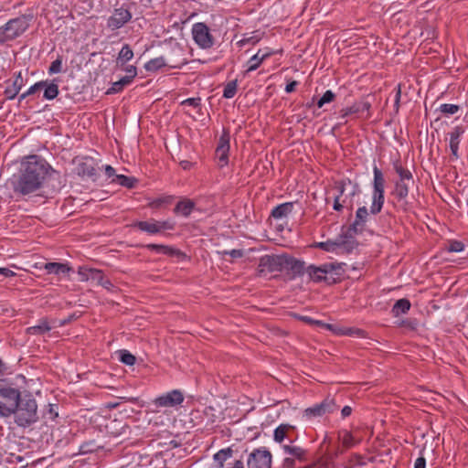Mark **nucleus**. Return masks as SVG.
Listing matches in <instances>:
<instances>
[{
	"label": "nucleus",
	"instance_id": "obj_26",
	"mask_svg": "<svg viewBox=\"0 0 468 468\" xmlns=\"http://www.w3.org/2000/svg\"><path fill=\"white\" fill-rule=\"evenodd\" d=\"M272 55V52L266 51L262 52L261 49H260L255 55H253L250 60L248 61L249 67L246 72L256 70L261 64L269 57Z\"/></svg>",
	"mask_w": 468,
	"mask_h": 468
},
{
	"label": "nucleus",
	"instance_id": "obj_27",
	"mask_svg": "<svg viewBox=\"0 0 468 468\" xmlns=\"http://www.w3.org/2000/svg\"><path fill=\"white\" fill-rule=\"evenodd\" d=\"M44 269L47 271L48 274H68L71 268L65 263L60 262H48L45 263Z\"/></svg>",
	"mask_w": 468,
	"mask_h": 468
},
{
	"label": "nucleus",
	"instance_id": "obj_17",
	"mask_svg": "<svg viewBox=\"0 0 468 468\" xmlns=\"http://www.w3.org/2000/svg\"><path fill=\"white\" fill-rule=\"evenodd\" d=\"M356 234L350 231L349 229L345 233L340 234L336 239L337 250L351 253L358 246V241L354 237Z\"/></svg>",
	"mask_w": 468,
	"mask_h": 468
},
{
	"label": "nucleus",
	"instance_id": "obj_19",
	"mask_svg": "<svg viewBox=\"0 0 468 468\" xmlns=\"http://www.w3.org/2000/svg\"><path fill=\"white\" fill-rule=\"evenodd\" d=\"M23 86L24 79L21 75V72H18L11 83L9 81L7 82V86L5 87L4 94L5 95L6 99L14 100L18 95Z\"/></svg>",
	"mask_w": 468,
	"mask_h": 468
},
{
	"label": "nucleus",
	"instance_id": "obj_62",
	"mask_svg": "<svg viewBox=\"0 0 468 468\" xmlns=\"http://www.w3.org/2000/svg\"><path fill=\"white\" fill-rule=\"evenodd\" d=\"M0 274H2L5 277H11L14 276L16 273L7 268H0Z\"/></svg>",
	"mask_w": 468,
	"mask_h": 468
},
{
	"label": "nucleus",
	"instance_id": "obj_53",
	"mask_svg": "<svg viewBox=\"0 0 468 468\" xmlns=\"http://www.w3.org/2000/svg\"><path fill=\"white\" fill-rule=\"evenodd\" d=\"M182 104L183 105H189V106H192L194 108H197V107L200 106L201 99L200 98H188V99L183 101Z\"/></svg>",
	"mask_w": 468,
	"mask_h": 468
},
{
	"label": "nucleus",
	"instance_id": "obj_35",
	"mask_svg": "<svg viewBox=\"0 0 468 468\" xmlns=\"http://www.w3.org/2000/svg\"><path fill=\"white\" fill-rule=\"evenodd\" d=\"M133 58V51L128 44H125L120 50L117 58V64L123 66Z\"/></svg>",
	"mask_w": 468,
	"mask_h": 468
},
{
	"label": "nucleus",
	"instance_id": "obj_13",
	"mask_svg": "<svg viewBox=\"0 0 468 468\" xmlns=\"http://www.w3.org/2000/svg\"><path fill=\"white\" fill-rule=\"evenodd\" d=\"M229 141V131L224 128L216 148V157L218 158L220 166H225L229 163V152L230 148Z\"/></svg>",
	"mask_w": 468,
	"mask_h": 468
},
{
	"label": "nucleus",
	"instance_id": "obj_37",
	"mask_svg": "<svg viewBox=\"0 0 468 468\" xmlns=\"http://www.w3.org/2000/svg\"><path fill=\"white\" fill-rule=\"evenodd\" d=\"M232 454L233 450L230 447L222 449L214 455V460L219 468H223L225 461L230 458Z\"/></svg>",
	"mask_w": 468,
	"mask_h": 468
},
{
	"label": "nucleus",
	"instance_id": "obj_22",
	"mask_svg": "<svg viewBox=\"0 0 468 468\" xmlns=\"http://www.w3.org/2000/svg\"><path fill=\"white\" fill-rule=\"evenodd\" d=\"M196 207V203L189 198H184L177 202L174 208V213L184 218H188Z\"/></svg>",
	"mask_w": 468,
	"mask_h": 468
},
{
	"label": "nucleus",
	"instance_id": "obj_45",
	"mask_svg": "<svg viewBox=\"0 0 468 468\" xmlns=\"http://www.w3.org/2000/svg\"><path fill=\"white\" fill-rule=\"evenodd\" d=\"M464 249V244L462 241L452 239L446 244V250L449 252H461Z\"/></svg>",
	"mask_w": 468,
	"mask_h": 468
},
{
	"label": "nucleus",
	"instance_id": "obj_30",
	"mask_svg": "<svg viewBox=\"0 0 468 468\" xmlns=\"http://www.w3.org/2000/svg\"><path fill=\"white\" fill-rule=\"evenodd\" d=\"M45 82V86L42 90H44L43 97L46 100H53L55 99L58 93V85L56 83L55 80H43Z\"/></svg>",
	"mask_w": 468,
	"mask_h": 468
},
{
	"label": "nucleus",
	"instance_id": "obj_57",
	"mask_svg": "<svg viewBox=\"0 0 468 468\" xmlns=\"http://www.w3.org/2000/svg\"><path fill=\"white\" fill-rule=\"evenodd\" d=\"M321 267L323 270H324V273L328 274V273L335 271L336 269L340 268V265L335 264V263H325V264L321 265Z\"/></svg>",
	"mask_w": 468,
	"mask_h": 468
},
{
	"label": "nucleus",
	"instance_id": "obj_42",
	"mask_svg": "<svg viewBox=\"0 0 468 468\" xmlns=\"http://www.w3.org/2000/svg\"><path fill=\"white\" fill-rule=\"evenodd\" d=\"M314 247L319 248L328 252H337V244L335 240H327L324 242H316Z\"/></svg>",
	"mask_w": 468,
	"mask_h": 468
},
{
	"label": "nucleus",
	"instance_id": "obj_15",
	"mask_svg": "<svg viewBox=\"0 0 468 468\" xmlns=\"http://www.w3.org/2000/svg\"><path fill=\"white\" fill-rule=\"evenodd\" d=\"M186 63L187 60L184 58L181 59L172 58L170 63H168L164 57H158L150 59L144 68L147 71H156L165 66H168L170 69H181Z\"/></svg>",
	"mask_w": 468,
	"mask_h": 468
},
{
	"label": "nucleus",
	"instance_id": "obj_34",
	"mask_svg": "<svg viewBox=\"0 0 468 468\" xmlns=\"http://www.w3.org/2000/svg\"><path fill=\"white\" fill-rule=\"evenodd\" d=\"M51 327L49 326L47 320H40L39 324L34 326H30L27 329V333L34 335H41L45 333L50 331Z\"/></svg>",
	"mask_w": 468,
	"mask_h": 468
},
{
	"label": "nucleus",
	"instance_id": "obj_64",
	"mask_svg": "<svg viewBox=\"0 0 468 468\" xmlns=\"http://www.w3.org/2000/svg\"><path fill=\"white\" fill-rule=\"evenodd\" d=\"M230 468H244L243 462H242V461H240V460H237V461L234 463L233 466H232V467H230Z\"/></svg>",
	"mask_w": 468,
	"mask_h": 468
},
{
	"label": "nucleus",
	"instance_id": "obj_5",
	"mask_svg": "<svg viewBox=\"0 0 468 468\" xmlns=\"http://www.w3.org/2000/svg\"><path fill=\"white\" fill-rule=\"evenodd\" d=\"M23 395L19 389L12 387H5L0 388V416L9 418L17 410V405L23 399Z\"/></svg>",
	"mask_w": 468,
	"mask_h": 468
},
{
	"label": "nucleus",
	"instance_id": "obj_60",
	"mask_svg": "<svg viewBox=\"0 0 468 468\" xmlns=\"http://www.w3.org/2000/svg\"><path fill=\"white\" fill-rule=\"evenodd\" d=\"M259 41V38L256 37H248V38H243L242 40H240V45H245L246 43H250V44H256L258 43Z\"/></svg>",
	"mask_w": 468,
	"mask_h": 468
},
{
	"label": "nucleus",
	"instance_id": "obj_32",
	"mask_svg": "<svg viewBox=\"0 0 468 468\" xmlns=\"http://www.w3.org/2000/svg\"><path fill=\"white\" fill-rule=\"evenodd\" d=\"M410 302L406 299V298H402V299H399L398 300L395 304L393 305L392 307V314L395 317L402 314H407L409 312V310L410 309Z\"/></svg>",
	"mask_w": 468,
	"mask_h": 468
},
{
	"label": "nucleus",
	"instance_id": "obj_48",
	"mask_svg": "<svg viewBox=\"0 0 468 468\" xmlns=\"http://www.w3.org/2000/svg\"><path fill=\"white\" fill-rule=\"evenodd\" d=\"M341 334L345 335L357 336V337H361V338H364L367 335L366 331L359 329V328H353V327L343 329L341 331Z\"/></svg>",
	"mask_w": 468,
	"mask_h": 468
},
{
	"label": "nucleus",
	"instance_id": "obj_9",
	"mask_svg": "<svg viewBox=\"0 0 468 468\" xmlns=\"http://www.w3.org/2000/svg\"><path fill=\"white\" fill-rule=\"evenodd\" d=\"M82 282L92 281L105 289L111 290L113 287L112 282L106 278L102 271L98 269L80 267L78 271Z\"/></svg>",
	"mask_w": 468,
	"mask_h": 468
},
{
	"label": "nucleus",
	"instance_id": "obj_10",
	"mask_svg": "<svg viewBox=\"0 0 468 468\" xmlns=\"http://www.w3.org/2000/svg\"><path fill=\"white\" fill-rule=\"evenodd\" d=\"M305 262L292 256L285 254L283 261L282 271L288 280L292 281L297 277H301L305 273Z\"/></svg>",
	"mask_w": 468,
	"mask_h": 468
},
{
	"label": "nucleus",
	"instance_id": "obj_49",
	"mask_svg": "<svg viewBox=\"0 0 468 468\" xmlns=\"http://www.w3.org/2000/svg\"><path fill=\"white\" fill-rule=\"evenodd\" d=\"M460 107L456 104H441L439 108L440 112L444 115H452L455 114L459 111Z\"/></svg>",
	"mask_w": 468,
	"mask_h": 468
},
{
	"label": "nucleus",
	"instance_id": "obj_46",
	"mask_svg": "<svg viewBox=\"0 0 468 468\" xmlns=\"http://www.w3.org/2000/svg\"><path fill=\"white\" fill-rule=\"evenodd\" d=\"M172 199H173V197L171 196L159 197V198H156V199L151 201L149 203V207L151 208L158 209L165 204H170L172 202Z\"/></svg>",
	"mask_w": 468,
	"mask_h": 468
},
{
	"label": "nucleus",
	"instance_id": "obj_14",
	"mask_svg": "<svg viewBox=\"0 0 468 468\" xmlns=\"http://www.w3.org/2000/svg\"><path fill=\"white\" fill-rule=\"evenodd\" d=\"M337 409L333 399L326 398L321 403L307 408L304 413L307 417H322L325 414L332 413Z\"/></svg>",
	"mask_w": 468,
	"mask_h": 468
},
{
	"label": "nucleus",
	"instance_id": "obj_12",
	"mask_svg": "<svg viewBox=\"0 0 468 468\" xmlns=\"http://www.w3.org/2000/svg\"><path fill=\"white\" fill-rule=\"evenodd\" d=\"M285 254L281 255H264L260 259L258 266L259 275H262L265 271L274 272L282 271L283 261Z\"/></svg>",
	"mask_w": 468,
	"mask_h": 468
},
{
	"label": "nucleus",
	"instance_id": "obj_36",
	"mask_svg": "<svg viewBox=\"0 0 468 468\" xmlns=\"http://www.w3.org/2000/svg\"><path fill=\"white\" fill-rule=\"evenodd\" d=\"M342 445L345 449H350L360 442L350 431H344L341 436Z\"/></svg>",
	"mask_w": 468,
	"mask_h": 468
},
{
	"label": "nucleus",
	"instance_id": "obj_2",
	"mask_svg": "<svg viewBox=\"0 0 468 468\" xmlns=\"http://www.w3.org/2000/svg\"><path fill=\"white\" fill-rule=\"evenodd\" d=\"M373 191L370 210L368 212V209L365 206L357 208L355 220L348 227L350 231H353V233H363L369 215H378L383 208L385 203L386 180L382 171L376 165L373 168Z\"/></svg>",
	"mask_w": 468,
	"mask_h": 468
},
{
	"label": "nucleus",
	"instance_id": "obj_63",
	"mask_svg": "<svg viewBox=\"0 0 468 468\" xmlns=\"http://www.w3.org/2000/svg\"><path fill=\"white\" fill-rule=\"evenodd\" d=\"M104 169H105V174L109 178L115 175V169L112 166L107 165L104 166Z\"/></svg>",
	"mask_w": 468,
	"mask_h": 468
},
{
	"label": "nucleus",
	"instance_id": "obj_39",
	"mask_svg": "<svg viewBox=\"0 0 468 468\" xmlns=\"http://www.w3.org/2000/svg\"><path fill=\"white\" fill-rule=\"evenodd\" d=\"M132 82L128 80V78L122 77L118 81L112 83V87L108 90L107 94H113L121 92L123 88Z\"/></svg>",
	"mask_w": 468,
	"mask_h": 468
},
{
	"label": "nucleus",
	"instance_id": "obj_18",
	"mask_svg": "<svg viewBox=\"0 0 468 468\" xmlns=\"http://www.w3.org/2000/svg\"><path fill=\"white\" fill-rule=\"evenodd\" d=\"M370 108L371 103L367 101H356L352 106L342 109L340 111V117L346 118L347 116L363 113L364 112H367V116H369Z\"/></svg>",
	"mask_w": 468,
	"mask_h": 468
},
{
	"label": "nucleus",
	"instance_id": "obj_50",
	"mask_svg": "<svg viewBox=\"0 0 468 468\" xmlns=\"http://www.w3.org/2000/svg\"><path fill=\"white\" fill-rule=\"evenodd\" d=\"M62 71V58L58 57L54 61L51 62L48 68V73L50 75L57 74Z\"/></svg>",
	"mask_w": 468,
	"mask_h": 468
},
{
	"label": "nucleus",
	"instance_id": "obj_56",
	"mask_svg": "<svg viewBox=\"0 0 468 468\" xmlns=\"http://www.w3.org/2000/svg\"><path fill=\"white\" fill-rule=\"evenodd\" d=\"M345 203H346L345 199L341 200V198H339V196H335L333 207L335 211H342L344 208Z\"/></svg>",
	"mask_w": 468,
	"mask_h": 468
},
{
	"label": "nucleus",
	"instance_id": "obj_6",
	"mask_svg": "<svg viewBox=\"0 0 468 468\" xmlns=\"http://www.w3.org/2000/svg\"><path fill=\"white\" fill-rule=\"evenodd\" d=\"M272 455L265 447L254 449L248 456V468H271Z\"/></svg>",
	"mask_w": 468,
	"mask_h": 468
},
{
	"label": "nucleus",
	"instance_id": "obj_51",
	"mask_svg": "<svg viewBox=\"0 0 468 468\" xmlns=\"http://www.w3.org/2000/svg\"><path fill=\"white\" fill-rule=\"evenodd\" d=\"M127 75L124 76L125 78H128V80L132 82L133 80V79L136 77L137 75V69H136V67L134 66H127L123 69Z\"/></svg>",
	"mask_w": 468,
	"mask_h": 468
},
{
	"label": "nucleus",
	"instance_id": "obj_61",
	"mask_svg": "<svg viewBox=\"0 0 468 468\" xmlns=\"http://www.w3.org/2000/svg\"><path fill=\"white\" fill-rule=\"evenodd\" d=\"M352 413V408L350 406H345L341 410L342 418L345 419L350 416Z\"/></svg>",
	"mask_w": 468,
	"mask_h": 468
},
{
	"label": "nucleus",
	"instance_id": "obj_52",
	"mask_svg": "<svg viewBox=\"0 0 468 468\" xmlns=\"http://www.w3.org/2000/svg\"><path fill=\"white\" fill-rule=\"evenodd\" d=\"M222 255H229L234 259L242 258L244 256V252L242 250H224L222 251Z\"/></svg>",
	"mask_w": 468,
	"mask_h": 468
},
{
	"label": "nucleus",
	"instance_id": "obj_38",
	"mask_svg": "<svg viewBox=\"0 0 468 468\" xmlns=\"http://www.w3.org/2000/svg\"><path fill=\"white\" fill-rule=\"evenodd\" d=\"M113 182H117L119 185L127 187L133 188L136 186L137 179L132 176H126L124 175H117L116 179L112 180Z\"/></svg>",
	"mask_w": 468,
	"mask_h": 468
},
{
	"label": "nucleus",
	"instance_id": "obj_11",
	"mask_svg": "<svg viewBox=\"0 0 468 468\" xmlns=\"http://www.w3.org/2000/svg\"><path fill=\"white\" fill-rule=\"evenodd\" d=\"M133 227L137 228L141 231L147 232L148 234L154 235L160 233L163 230H172L175 229V223L170 220L158 221L151 219L149 221H136L133 223Z\"/></svg>",
	"mask_w": 468,
	"mask_h": 468
},
{
	"label": "nucleus",
	"instance_id": "obj_23",
	"mask_svg": "<svg viewBox=\"0 0 468 468\" xmlns=\"http://www.w3.org/2000/svg\"><path fill=\"white\" fill-rule=\"evenodd\" d=\"M78 174L81 176H87L95 179L97 171L94 166V161L92 158H85L84 161L78 165Z\"/></svg>",
	"mask_w": 468,
	"mask_h": 468
},
{
	"label": "nucleus",
	"instance_id": "obj_58",
	"mask_svg": "<svg viewBox=\"0 0 468 468\" xmlns=\"http://www.w3.org/2000/svg\"><path fill=\"white\" fill-rule=\"evenodd\" d=\"M298 85V82L296 80H292L285 86V91L287 93H292L295 90L296 87Z\"/></svg>",
	"mask_w": 468,
	"mask_h": 468
},
{
	"label": "nucleus",
	"instance_id": "obj_40",
	"mask_svg": "<svg viewBox=\"0 0 468 468\" xmlns=\"http://www.w3.org/2000/svg\"><path fill=\"white\" fill-rule=\"evenodd\" d=\"M238 81L237 80L229 81L223 90V97L226 99L233 98L237 93Z\"/></svg>",
	"mask_w": 468,
	"mask_h": 468
},
{
	"label": "nucleus",
	"instance_id": "obj_55",
	"mask_svg": "<svg viewBox=\"0 0 468 468\" xmlns=\"http://www.w3.org/2000/svg\"><path fill=\"white\" fill-rule=\"evenodd\" d=\"M400 97H401V85L399 84L396 88V96H395V101H394V108L396 110V112H398L399 109Z\"/></svg>",
	"mask_w": 468,
	"mask_h": 468
},
{
	"label": "nucleus",
	"instance_id": "obj_44",
	"mask_svg": "<svg viewBox=\"0 0 468 468\" xmlns=\"http://www.w3.org/2000/svg\"><path fill=\"white\" fill-rule=\"evenodd\" d=\"M45 86V82L43 80L41 81H38L37 83H35L34 85H32L25 93H22L19 97V101H21L22 100H24L25 98H27V96L29 95H33L35 94L37 91L42 90Z\"/></svg>",
	"mask_w": 468,
	"mask_h": 468
},
{
	"label": "nucleus",
	"instance_id": "obj_20",
	"mask_svg": "<svg viewBox=\"0 0 468 468\" xmlns=\"http://www.w3.org/2000/svg\"><path fill=\"white\" fill-rule=\"evenodd\" d=\"M464 133V128L462 125L455 126L450 133V149L452 155L455 158H459L458 151L460 144V138Z\"/></svg>",
	"mask_w": 468,
	"mask_h": 468
},
{
	"label": "nucleus",
	"instance_id": "obj_54",
	"mask_svg": "<svg viewBox=\"0 0 468 468\" xmlns=\"http://www.w3.org/2000/svg\"><path fill=\"white\" fill-rule=\"evenodd\" d=\"M335 189L337 191L336 196H339V198H341V197L343 196L345 189H346V181L341 180V181L335 182Z\"/></svg>",
	"mask_w": 468,
	"mask_h": 468
},
{
	"label": "nucleus",
	"instance_id": "obj_25",
	"mask_svg": "<svg viewBox=\"0 0 468 468\" xmlns=\"http://www.w3.org/2000/svg\"><path fill=\"white\" fill-rule=\"evenodd\" d=\"M285 454L290 457L295 458L298 462L307 461V451L299 446L284 444L282 446Z\"/></svg>",
	"mask_w": 468,
	"mask_h": 468
},
{
	"label": "nucleus",
	"instance_id": "obj_1",
	"mask_svg": "<svg viewBox=\"0 0 468 468\" xmlns=\"http://www.w3.org/2000/svg\"><path fill=\"white\" fill-rule=\"evenodd\" d=\"M50 171H53L51 166L42 157H26L21 164L18 177L13 182L14 192L26 196L38 190Z\"/></svg>",
	"mask_w": 468,
	"mask_h": 468
},
{
	"label": "nucleus",
	"instance_id": "obj_24",
	"mask_svg": "<svg viewBox=\"0 0 468 468\" xmlns=\"http://www.w3.org/2000/svg\"><path fill=\"white\" fill-rule=\"evenodd\" d=\"M410 184L411 183L402 180H396L391 195H393L398 201L404 200L409 195Z\"/></svg>",
	"mask_w": 468,
	"mask_h": 468
},
{
	"label": "nucleus",
	"instance_id": "obj_41",
	"mask_svg": "<svg viewBox=\"0 0 468 468\" xmlns=\"http://www.w3.org/2000/svg\"><path fill=\"white\" fill-rule=\"evenodd\" d=\"M100 449H102V446L97 445L94 441H85L80 447V454L91 453Z\"/></svg>",
	"mask_w": 468,
	"mask_h": 468
},
{
	"label": "nucleus",
	"instance_id": "obj_3",
	"mask_svg": "<svg viewBox=\"0 0 468 468\" xmlns=\"http://www.w3.org/2000/svg\"><path fill=\"white\" fill-rule=\"evenodd\" d=\"M15 423L21 428H28L39 420L37 403L30 392L24 393L23 399L13 413Z\"/></svg>",
	"mask_w": 468,
	"mask_h": 468
},
{
	"label": "nucleus",
	"instance_id": "obj_29",
	"mask_svg": "<svg viewBox=\"0 0 468 468\" xmlns=\"http://www.w3.org/2000/svg\"><path fill=\"white\" fill-rule=\"evenodd\" d=\"M305 272L308 274L309 278L314 282H321L323 281H326V274L324 273V270L322 269L321 266L309 265L305 269Z\"/></svg>",
	"mask_w": 468,
	"mask_h": 468
},
{
	"label": "nucleus",
	"instance_id": "obj_47",
	"mask_svg": "<svg viewBox=\"0 0 468 468\" xmlns=\"http://www.w3.org/2000/svg\"><path fill=\"white\" fill-rule=\"evenodd\" d=\"M335 99V94L332 90H326L324 95L317 101L318 108H322L324 104L332 102Z\"/></svg>",
	"mask_w": 468,
	"mask_h": 468
},
{
	"label": "nucleus",
	"instance_id": "obj_31",
	"mask_svg": "<svg viewBox=\"0 0 468 468\" xmlns=\"http://www.w3.org/2000/svg\"><path fill=\"white\" fill-rule=\"evenodd\" d=\"M393 167L399 176L398 180L410 182L411 184L414 183L412 173L408 168H405L399 162H395Z\"/></svg>",
	"mask_w": 468,
	"mask_h": 468
},
{
	"label": "nucleus",
	"instance_id": "obj_28",
	"mask_svg": "<svg viewBox=\"0 0 468 468\" xmlns=\"http://www.w3.org/2000/svg\"><path fill=\"white\" fill-rule=\"evenodd\" d=\"M292 202L282 203L278 205L271 210V216L275 219H280L287 217L290 213H292Z\"/></svg>",
	"mask_w": 468,
	"mask_h": 468
},
{
	"label": "nucleus",
	"instance_id": "obj_8",
	"mask_svg": "<svg viewBox=\"0 0 468 468\" xmlns=\"http://www.w3.org/2000/svg\"><path fill=\"white\" fill-rule=\"evenodd\" d=\"M133 15L126 4L118 8H114L112 16L107 19V27L112 30H117L131 21Z\"/></svg>",
	"mask_w": 468,
	"mask_h": 468
},
{
	"label": "nucleus",
	"instance_id": "obj_4",
	"mask_svg": "<svg viewBox=\"0 0 468 468\" xmlns=\"http://www.w3.org/2000/svg\"><path fill=\"white\" fill-rule=\"evenodd\" d=\"M34 15L24 14L7 21L0 27V43L12 41L25 33L30 27Z\"/></svg>",
	"mask_w": 468,
	"mask_h": 468
},
{
	"label": "nucleus",
	"instance_id": "obj_21",
	"mask_svg": "<svg viewBox=\"0 0 468 468\" xmlns=\"http://www.w3.org/2000/svg\"><path fill=\"white\" fill-rule=\"evenodd\" d=\"M144 247L149 250L155 251L157 253H161L170 257L178 258L184 255L178 249L167 245L150 243L145 245Z\"/></svg>",
	"mask_w": 468,
	"mask_h": 468
},
{
	"label": "nucleus",
	"instance_id": "obj_16",
	"mask_svg": "<svg viewBox=\"0 0 468 468\" xmlns=\"http://www.w3.org/2000/svg\"><path fill=\"white\" fill-rule=\"evenodd\" d=\"M183 401V393L178 389H174L170 392H167L162 396L157 397L154 400V404L157 408L176 407L177 405H180Z\"/></svg>",
	"mask_w": 468,
	"mask_h": 468
},
{
	"label": "nucleus",
	"instance_id": "obj_59",
	"mask_svg": "<svg viewBox=\"0 0 468 468\" xmlns=\"http://www.w3.org/2000/svg\"><path fill=\"white\" fill-rule=\"evenodd\" d=\"M426 466V460L424 457H419L416 462H415V465H414V468H425Z\"/></svg>",
	"mask_w": 468,
	"mask_h": 468
},
{
	"label": "nucleus",
	"instance_id": "obj_33",
	"mask_svg": "<svg viewBox=\"0 0 468 468\" xmlns=\"http://www.w3.org/2000/svg\"><path fill=\"white\" fill-rule=\"evenodd\" d=\"M294 430V427L290 424L279 425L273 432V439L276 442L282 443V441L287 437L290 431Z\"/></svg>",
	"mask_w": 468,
	"mask_h": 468
},
{
	"label": "nucleus",
	"instance_id": "obj_7",
	"mask_svg": "<svg viewBox=\"0 0 468 468\" xmlns=\"http://www.w3.org/2000/svg\"><path fill=\"white\" fill-rule=\"evenodd\" d=\"M192 36L196 44L203 49L210 48L214 45V37L205 23L198 22L194 24L192 27Z\"/></svg>",
	"mask_w": 468,
	"mask_h": 468
},
{
	"label": "nucleus",
	"instance_id": "obj_43",
	"mask_svg": "<svg viewBox=\"0 0 468 468\" xmlns=\"http://www.w3.org/2000/svg\"><path fill=\"white\" fill-rule=\"evenodd\" d=\"M119 359L122 363L128 366L134 365L136 361L135 356L127 350H121L119 352Z\"/></svg>",
	"mask_w": 468,
	"mask_h": 468
}]
</instances>
